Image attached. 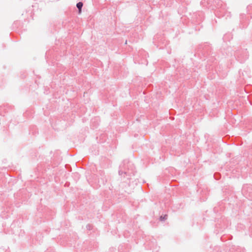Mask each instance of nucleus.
<instances>
[{
  "mask_svg": "<svg viewBox=\"0 0 252 252\" xmlns=\"http://www.w3.org/2000/svg\"><path fill=\"white\" fill-rule=\"evenodd\" d=\"M76 6L79 9V13L80 14L81 12V8L83 6V3L81 2H79L77 3Z\"/></svg>",
  "mask_w": 252,
  "mask_h": 252,
  "instance_id": "nucleus-1",
  "label": "nucleus"
},
{
  "mask_svg": "<svg viewBox=\"0 0 252 252\" xmlns=\"http://www.w3.org/2000/svg\"><path fill=\"white\" fill-rule=\"evenodd\" d=\"M166 217H167V216H166V215L164 216V217L163 218H162V217H160V220H162V219H166Z\"/></svg>",
  "mask_w": 252,
  "mask_h": 252,
  "instance_id": "nucleus-2",
  "label": "nucleus"
}]
</instances>
